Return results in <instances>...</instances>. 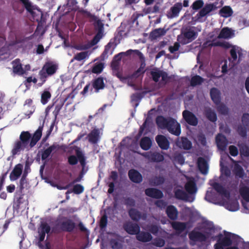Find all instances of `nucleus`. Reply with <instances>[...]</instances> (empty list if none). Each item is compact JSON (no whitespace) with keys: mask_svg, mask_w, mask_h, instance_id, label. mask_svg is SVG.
Returning <instances> with one entry per match:
<instances>
[{"mask_svg":"<svg viewBox=\"0 0 249 249\" xmlns=\"http://www.w3.org/2000/svg\"><path fill=\"white\" fill-rule=\"evenodd\" d=\"M227 209L231 211H236L239 209L238 202L237 201H234L227 204Z\"/></svg>","mask_w":249,"mask_h":249,"instance_id":"052dcab7","label":"nucleus"},{"mask_svg":"<svg viewBox=\"0 0 249 249\" xmlns=\"http://www.w3.org/2000/svg\"><path fill=\"white\" fill-rule=\"evenodd\" d=\"M92 86L95 89V92H98L100 90L103 89L105 87L104 79L102 77H98L93 80Z\"/></svg>","mask_w":249,"mask_h":249,"instance_id":"4be33fe9","label":"nucleus"},{"mask_svg":"<svg viewBox=\"0 0 249 249\" xmlns=\"http://www.w3.org/2000/svg\"><path fill=\"white\" fill-rule=\"evenodd\" d=\"M219 13L223 17L227 18L231 16L233 12L230 6H225L220 9Z\"/></svg>","mask_w":249,"mask_h":249,"instance_id":"a19ab883","label":"nucleus"},{"mask_svg":"<svg viewBox=\"0 0 249 249\" xmlns=\"http://www.w3.org/2000/svg\"><path fill=\"white\" fill-rule=\"evenodd\" d=\"M167 126L166 129L171 134L178 136L181 133L180 124L174 118L169 117Z\"/></svg>","mask_w":249,"mask_h":249,"instance_id":"0eeeda50","label":"nucleus"},{"mask_svg":"<svg viewBox=\"0 0 249 249\" xmlns=\"http://www.w3.org/2000/svg\"><path fill=\"white\" fill-rule=\"evenodd\" d=\"M24 4L26 9L29 12L33 17H35L34 12L32 9V5L28 0H19Z\"/></svg>","mask_w":249,"mask_h":249,"instance_id":"e2e57ef3","label":"nucleus"},{"mask_svg":"<svg viewBox=\"0 0 249 249\" xmlns=\"http://www.w3.org/2000/svg\"><path fill=\"white\" fill-rule=\"evenodd\" d=\"M110 245L112 249H123L122 244L118 239H111L110 241Z\"/></svg>","mask_w":249,"mask_h":249,"instance_id":"3c124183","label":"nucleus"},{"mask_svg":"<svg viewBox=\"0 0 249 249\" xmlns=\"http://www.w3.org/2000/svg\"><path fill=\"white\" fill-rule=\"evenodd\" d=\"M213 189L219 194L225 196V197H229L230 194L227 190L220 183L214 182L212 185Z\"/></svg>","mask_w":249,"mask_h":249,"instance_id":"72a5a7b5","label":"nucleus"},{"mask_svg":"<svg viewBox=\"0 0 249 249\" xmlns=\"http://www.w3.org/2000/svg\"><path fill=\"white\" fill-rule=\"evenodd\" d=\"M133 53H134L135 54L138 55L139 56L140 60L141 61L140 67L139 69L142 71H145L144 70V69L145 67V60H144V57L143 54L140 51H139L138 50H133Z\"/></svg>","mask_w":249,"mask_h":249,"instance_id":"09e8293b","label":"nucleus"},{"mask_svg":"<svg viewBox=\"0 0 249 249\" xmlns=\"http://www.w3.org/2000/svg\"><path fill=\"white\" fill-rule=\"evenodd\" d=\"M197 163L200 172L203 174H206L208 171V165L206 160L204 158L199 157Z\"/></svg>","mask_w":249,"mask_h":249,"instance_id":"a878e982","label":"nucleus"},{"mask_svg":"<svg viewBox=\"0 0 249 249\" xmlns=\"http://www.w3.org/2000/svg\"><path fill=\"white\" fill-rule=\"evenodd\" d=\"M182 8V4L180 2L176 3L171 7L170 12L168 13V17L170 18L178 17L179 12Z\"/></svg>","mask_w":249,"mask_h":249,"instance_id":"6ab92c4d","label":"nucleus"},{"mask_svg":"<svg viewBox=\"0 0 249 249\" xmlns=\"http://www.w3.org/2000/svg\"><path fill=\"white\" fill-rule=\"evenodd\" d=\"M166 31L163 28H158L155 29L151 33V36L156 38L161 36H164L166 34Z\"/></svg>","mask_w":249,"mask_h":249,"instance_id":"a18cd8bd","label":"nucleus"},{"mask_svg":"<svg viewBox=\"0 0 249 249\" xmlns=\"http://www.w3.org/2000/svg\"><path fill=\"white\" fill-rule=\"evenodd\" d=\"M174 195L176 198L178 200L187 201L188 198L187 194L183 190L177 189L174 191Z\"/></svg>","mask_w":249,"mask_h":249,"instance_id":"4c0bfd02","label":"nucleus"},{"mask_svg":"<svg viewBox=\"0 0 249 249\" xmlns=\"http://www.w3.org/2000/svg\"><path fill=\"white\" fill-rule=\"evenodd\" d=\"M57 69L56 65L50 62L46 63L39 71L40 79L42 82L41 84H38L39 86H41L45 82L47 77L54 74Z\"/></svg>","mask_w":249,"mask_h":249,"instance_id":"423d86ee","label":"nucleus"},{"mask_svg":"<svg viewBox=\"0 0 249 249\" xmlns=\"http://www.w3.org/2000/svg\"><path fill=\"white\" fill-rule=\"evenodd\" d=\"M81 88V86L78 85L77 86V87L74 89H73L72 91L69 93L67 96V97L65 98V100H64V102L66 101L67 100H68L69 99L71 98V100H72L75 96L77 94V90H79L80 88Z\"/></svg>","mask_w":249,"mask_h":249,"instance_id":"bf43d9fd","label":"nucleus"},{"mask_svg":"<svg viewBox=\"0 0 249 249\" xmlns=\"http://www.w3.org/2000/svg\"><path fill=\"white\" fill-rule=\"evenodd\" d=\"M88 56L87 52H82L77 53L74 56V59L77 61H81Z\"/></svg>","mask_w":249,"mask_h":249,"instance_id":"338daca9","label":"nucleus"},{"mask_svg":"<svg viewBox=\"0 0 249 249\" xmlns=\"http://www.w3.org/2000/svg\"><path fill=\"white\" fill-rule=\"evenodd\" d=\"M50 231L51 227L46 221L40 222V226L38 228L39 235L38 245L40 248H42L43 247L41 242L44 241L46 233H49Z\"/></svg>","mask_w":249,"mask_h":249,"instance_id":"6e6552de","label":"nucleus"},{"mask_svg":"<svg viewBox=\"0 0 249 249\" xmlns=\"http://www.w3.org/2000/svg\"><path fill=\"white\" fill-rule=\"evenodd\" d=\"M233 173L236 177H239V178H243L245 175V172L243 168L239 164L235 165L233 169Z\"/></svg>","mask_w":249,"mask_h":249,"instance_id":"de8ad7c7","label":"nucleus"},{"mask_svg":"<svg viewBox=\"0 0 249 249\" xmlns=\"http://www.w3.org/2000/svg\"><path fill=\"white\" fill-rule=\"evenodd\" d=\"M142 155L151 162H160L164 160L163 156L156 152H146L142 154Z\"/></svg>","mask_w":249,"mask_h":249,"instance_id":"1a4fd4ad","label":"nucleus"},{"mask_svg":"<svg viewBox=\"0 0 249 249\" xmlns=\"http://www.w3.org/2000/svg\"><path fill=\"white\" fill-rule=\"evenodd\" d=\"M166 213L169 219L172 220H176L178 216V211L176 207L173 205L167 207Z\"/></svg>","mask_w":249,"mask_h":249,"instance_id":"393cba45","label":"nucleus"},{"mask_svg":"<svg viewBox=\"0 0 249 249\" xmlns=\"http://www.w3.org/2000/svg\"><path fill=\"white\" fill-rule=\"evenodd\" d=\"M239 192L242 198L246 202H249V187L240 184Z\"/></svg>","mask_w":249,"mask_h":249,"instance_id":"473e14b6","label":"nucleus"},{"mask_svg":"<svg viewBox=\"0 0 249 249\" xmlns=\"http://www.w3.org/2000/svg\"><path fill=\"white\" fill-rule=\"evenodd\" d=\"M210 94L213 103L217 105L219 104L221 101L220 91L217 88H213L210 90Z\"/></svg>","mask_w":249,"mask_h":249,"instance_id":"cd10ccee","label":"nucleus"},{"mask_svg":"<svg viewBox=\"0 0 249 249\" xmlns=\"http://www.w3.org/2000/svg\"><path fill=\"white\" fill-rule=\"evenodd\" d=\"M231 29H230L228 27H225L223 28L219 34L218 36V38H228L231 37Z\"/></svg>","mask_w":249,"mask_h":249,"instance_id":"79ce46f5","label":"nucleus"},{"mask_svg":"<svg viewBox=\"0 0 249 249\" xmlns=\"http://www.w3.org/2000/svg\"><path fill=\"white\" fill-rule=\"evenodd\" d=\"M133 50L130 49L125 52H121L114 56L113 60L120 63L123 56L130 55L133 53Z\"/></svg>","mask_w":249,"mask_h":249,"instance_id":"c03bdc74","label":"nucleus"},{"mask_svg":"<svg viewBox=\"0 0 249 249\" xmlns=\"http://www.w3.org/2000/svg\"><path fill=\"white\" fill-rule=\"evenodd\" d=\"M43 130V126H39L35 132L32 137L29 131H22L19 136V140L23 144H25L30 148L35 146L39 141Z\"/></svg>","mask_w":249,"mask_h":249,"instance_id":"f257e3e1","label":"nucleus"},{"mask_svg":"<svg viewBox=\"0 0 249 249\" xmlns=\"http://www.w3.org/2000/svg\"><path fill=\"white\" fill-rule=\"evenodd\" d=\"M155 140L158 146L162 150H167L169 148L170 142L167 138L162 135H158Z\"/></svg>","mask_w":249,"mask_h":249,"instance_id":"2eb2a0df","label":"nucleus"},{"mask_svg":"<svg viewBox=\"0 0 249 249\" xmlns=\"http://www.w3.org/2000/svg\"><path fill=\"white\" fill-rule=\"evenodd\" d=\"M128 214L131 219L136 222L139 221L140 219L144 220L146 218V214L142 213L135 208H131L129 210Z\"/></svg>","mask_w":249,"mask_h":249,"instance_id":"ddd939ff","label":"nucleus"},{"mask_svg":"<svg viewBox=\"0 0 249 249\" xmlns=\"http://www.w3.org/2000/svg\"><path fill=\"white\" fill-rule=\"evenodd\" d=\"M104 69V64L102 63H96L92 68L91 71L93 73H100Z\"/></svg>","mask_w":249,"mask_h":249,"instance_id":"5fc2aeb1","label":"nucleus"},{"mask_svg":"<svg viewBox=\"0 0 249 249\" xmlns=\"http://www.w3.org/2000/svg\"><path fill=\"white\" fill-rule=\"evenodd\" d=\"M78 161H79V158L76 154V155H70L68 157V163L70 165H75L77 164Z\"/></svg>","mask_w":249,"mask_h":249,"instance_id":"13d9d810","label":"nucleus"},{"mask_svg":"<svg viewBox=\"0 0 249 249\" xmlns=\"http://www.w3.org/2000/svg\"><path fill=\"white\" fill-rule=\"evenodd\" d=\"M172 227L176 231L177 234H179L183 232L187 228V223L178 221L173 222Z\"/></svg>","mask_w":249,"mask_h":249,"instance_id":"bb28decb","label":"nucleus"},{"mask_svg":"<svg viewBox=\"0 0 249 249\" xmlns=\"http://www.w3.org/2000/svg\"><path fill=\"white\" fill-rule=\"evenodd\" d=\"M89 142L92 144H96L100 139V131L97 128L93 129L88 135Z\"/></svg>","mask_w":249,"mask_h":249,"instance_id":"5701e85b","label":"nucleus"},{"mask_svg":"<svg viewBox=\"0 0 249 249\" xmlns=\"http://www.w3.org/2000/svg\"><path fill=\"white\" fill-rule=\"evenodd\" d=\"M107 224V216L106 213H104L101 217L99 221V227L101 230H104Z\"/></svg>","mask_w":249,"mask_h":249,"instance_id":"6e6d98bb","label":"nucleus"},{"mask_svg":"<svg viewBox=\"0 0 249 249\" xmlns=\"http://www.w3.org/2000/svg\"><path fill=\"white\" fill-rule=\"evenodd\" d=\"M182 116L185 121L190 125L196 126L198 124V119L192 112L185 110L182 112Z\"/></svg>","mask_w":249,"mask_h":249,"instance_id":"9b49d317","label":"nucleus"},{"mask_svg":"<svg viewBox=\"0 0 249 249\" xmlns=\"http://www.w3.org/2000/svg\"><path fill=\"white\" fill-rule=\"evenodd\" d=\"M95 27L97 29V33L103 35L104 30V24L100 19H98L95 24Z\"/></svg>","mask_w":249,"mask_h":249,"instance_id":"69168bd1","label":"nucleus"},{"mask_svg":"<svg viewBox=\"0 0 249 249\" xmlns=\"http://www.w3.org/2000/svg\"><path fill=\"white\" fill-rule=\"evenodd\" d=\"M128 175L129 179L134 183H139L142 180V175L136 170H130L128 171Z\"/></svg>","mask_w":249,"mask_h":249,"instance_id":"aec40b11","label":"nucleus"},{"mask_svg":"<svg viewBox=\"0 0 249 249\" xmlns=\"http://www.w3.org/2000/svg\"><path fill=\"white\" fill-rule=\"evenodd\" d=\"M143 93H135L131 95V102L132 103L136 102L135 107L139 105L140 100L143 97Z\"/></svg>","mask_w":249,"mask_h":249,"instance_id":"8fccbe9b","label":"nucleus"},{"mask_svg":"<svg viewBox=\"0 0 249 249\" xmlns=\"http://www.w3.org/2000/svg\"><path fill=\"white\" fill-rule=\"evenodd\" d=\"M194 29L195 27L186 28L181 31V35L178 36V41L182 45H186L192 42L197 36V33Z\"/></svg>","mask_w":249,"mask_h":249,"instance_id":"20e7f679","label":"nucleus"},{"mask_svg":"<svg viewBox=\"0 0 249 249\" xmlns=\"http://www.w3.org/2000/svg\"><path fill=\"white\" fill-rule=\"evenodd\" d=\"M124 230L129 234L137 235L140 231V227L137 223L128 222L124 225Z\"/></svg>","mask_w":249,"mask_h":249,"instance_id":"4468645a","label":"nucleus"},{"mask_svg":"<svg viewBox=\"0 0 249 249\" xmlns=\"http://www.w3.org/2000/svg\"><path fill=\"white\" fill-rule=\"evenodd\" d=\"M51 98V94L50 91L47 90L44 91L41 96V103L43 105L46 104Z\"/></svg>","mask_w":249,"mask_h":249,"instance_id":"603ef678","label":"nucleus"},{"mask_svg":"<svg viewBox=\"0 0 249 249\" xmlns=\"http://www.w3.org/2000/svg\"><path fill=\"white\" fill-rule=\"evenodd\" d=\"M205 230L208 231H205L203 233L196 231V228H195L188 234L190 241L193 242L194 243L206 242L211 236V231H214L215 228L213 224H210L208 225L207 228H205Z\"/></svg>","mask_w":249,"mask_h":249,"instance_id":"f03ea898","label":"nucleus"},{"mask_svg":"<svg viewBox=\"0 0 249 249\" xmlns=\"http://www.w3.org/2000/svg\"><path fill=\"white\" fill-rule=\"evenodd\" d=\"M225 236L221 233L216 235L215 238H217V243L214 245V249H224L225 247H228L232 244L231 238L239 237V236L231 232L224 231Z\"/></svg>","mask_w":249,"mask_h":249,"instance_id":"7ed1b4c3","label":"nucleus"},{"mask_svg":"<svg viewBox=\"0 0 249 249\" xmlns=\"http://www.w3.org/2000/svg\"><path fill=\"white\" fill-rule=\"evenodd\" d=\"M169 117L165 118L163 116H158L156 119V123L158 127L166 129L168 124Z\"/></svg>","mask_w":249,"mask_h":249,"instance_id":"2f4dec72","label":"nucleus"},{"mask_svg":"<svg viewBox=\"0 0 249 249\" xmlns=\"http://www.w3.org/2000/svg\"><path fill=\"white\" fill-rule=\"evenodd\" d=\"M75 228V223L71 219H67L60 224V229L63 231L72 232Z\"/></svg>","mask_w":249,"mask_h":249,"instance_id":"a211bd4d","label":"nucleus"},{"mask_svg":"<svg viewBox=\"0 0 249 249\" xmlns=\"http://www.w3.org/2000/svg\"><path fill=\"white\" fill-rule=\"evenodd\" d=\"M75 154H76L78 158H79V162L82 167V170H81L78 176L75 178L71 183L66 185L63 188L64 189H67L69 187L71 186L72 184L80 182L83 178L84 175L87 171V169H85L86 165V157L83 152L79 149L75 150Z\"/></svg>","mask_w":249,"mask_h":249,"instance_id":"39448f33","label":"nucleus"},{"mask_svg":"<svg viewBox=\"0 0 249 249\" xmlns=\"http://www.w3.org/2000/svg\"><path fill=\"white\" fill-rule=\"evenodd\" d=\"M177 145L180 148L185 150H189L192 147V144L186 137H181L180 141L176 142Z\"/></svg>","mask_w":249,"mask_h":249,"instance_id":"b1692460","label":"nucleus"},{"mask_svg":"<svg viewBox=\"0 0 249 249\" xmlns=\"http://www.w3.org/2000/svg\"><path fill=\"white\" fill-rule=\"evenodd\" d=\"M141 148L144 150H149L152 145V141L150 138L144 137L142 138L140 142Z\"/></svg>","mask_w":249,"mask_h":249,"instance_id":"c9c22d12","label":"nucleus"},{"mask_svg":"<svg viewBox=\"0 0 249 249\" xmlns=\"http://www.w3.org/2000/svg\"><path fill=\"white\" fill-rule=\"evenodd\" d=\"M23 170V165L20 163L16 165L11 172L9 178L11 181L17 180L21 176Z\"/></svg>","mask_w":249,"mask_h":249,"instance_id":"dca6fc26","label":"nucleus"},{"mask_svg":"<svg viewBox=\"0 0 249 249\" xmlns=\"http://www.w3.org/2000/svg\"><path fill=\"white\" fill-rule=\"evenodd\" d=\"M217 9L216 3H207L197 14L198 18H203Z\"/></svg>","mask_w":249,"mask_h":249,"instance_id":"f8f14e48","label":"nucleus"},{"mask_svg":"<svg viewBox=\"0 0 249 249\" xmlns=\"http://www.w3.org/2000/svg\"><path fill=\"white\" fill-rule=\"evenodd\" d=\"M136 239L142 242H148L152 239V236L149 232L140 231L136 235Z\"/></svg>","mask_w":249,"mask_h":249,"instance_id":"c756f323","label":"nucleus"},{"mask_svg":"<svg viewBox=\"0 0 249 249\" xmlns=\"http://www.w3.org/2000/svg\"><path fill=\"white\" fill-rule=\"evenodd\" d=\"M84 191V187L81 184H77L73 186V189L72 190H68L66 194H70L71 193H73L75 194H80L82 193Z\"/></svg>","mask_w":249,"mask_h":249,"instance_id":"49530a36","label":"nucleus"},{"mask_svg":"<svg viewBox=\"0 0 249 249\" xmlns=\"http://www.w3.org/2000/svg\"><path fill=\"white\" fill-rule=\"evenodd\" d=\"M145 194L148 196L156 199H160L163 196L161 191L154 188L146 189L145 190Z\"/></svg>","mask_w":249,"mask_h":249,"instance_id":"f3484780","label":"nucleus"},{"mask_svg":"<svg viewBox=\"0 0 249 249\" xmlns=\"http://www.w3.org/2000/svg\"><path fill=\"white\" fill-rule=\"evenodd\" d=\"M215 142L218 149L222 151L226 149L228 141L226 137L222 134L218 133L215 137Z\"/></svg>","mask_w":249,"mask_h":249,"instance_id":"9d476101","label":"nucleus"},{"mask_svg":"<svg viewBox=\"0 0 249 249\" xmlns=\"http://www.w3.org/2000/svg\"><path fill=\"white\" fill-rule=\"evenodd\" d=\"M185 189L190 194L196 193L197 188L195 181L193 180L188 181L185 185Z\"/></svg>","mask_w":249,"mask_h":249,"instance_id":"f704fd0d","label":"nucleus"},{"mask_svg":"<svg viewBox=\"0 0 249 249\" xmlns=\"http://www.w3.org/2000/svg\"><path fill=\"white\" fill-rule=\"evenodd\" d=\"M204 81V79L199 75H196L191 78L190 81L191 86L195 87L201 85Z\"/></svg>","mask_w":249,"mask_h":249,"instance_id":"37998d69","label":"nucleus"},{"mask_svg":"<svg viewBox=\"0 0 249 249\" xmlns=\"http://www.w3.org/2000/svg\"><path fill=\"white\" fill-rule=\"evenodd\" d=\"M59 145L55 144H53L50 147H48L44 151L42 152L41 153V160H46L50 156L51 153L56 149H59Z\"/></svg>","mask_w":249,"mask_h":249,"instance_id":"7c9ffc66","label":"nucleus"},{"mask_svg":"<svg viewBox=\"0 0 249 249\" xmlns=\"http://www.w3.org/2000/svg\"><path fill=\"white\" fill-rule=\"evenodd\" d=\"M13 72L18 75H23L25 73L19 59H16L12 62Z\"/></svg>","mask_w":249,"mask_h":249,"instance_id":"c85d7f7f","label":"nucleus"},{"mask_svg":"<svg viewBox=\"0 0 249 249\" xmlns=\"http://www.w3.org/2000/svg\"><path fill=\"white\" fill-rule=\"evenodd\" d=\"M28 147L25 144H23L20 141L16 142L11 151L12 156H14L19 154L21 151H23L25 148H28Z\"/></svg>","mask_w":249,"mask_h":249,"instance_id":"412c9836","label":"nucleus"},{"mask_svg":"<svg viewBox=\"0 0 249 249\" xmlns=\"http://www.w3.org/2000/svg\"><path fill=\"white\" fill-rule=\"evenodd\" d=\"M205 115L206 118L212 122H215L217 121V117L215 112L210 108L205 110Z\"/></svg>","mask_w":249,"mask_h":249,"instance_id":"ea45409f","label":"nucleus"},{"mask_svg":"<svg viewBox=\"0 0 249 249\" xmlns=\"http://www.w3.org/2000/svg\"><path fill=\"white\" fill-rule=\"evenodd\" d=\"M204 2L202 0H196L194 1L191 7L193 10H197L203 7Z\"/></svg>","mask_w":249,"mask_h":249,"instance_id":"680f3d73","label":"nucleus"},{"mask_svg":"<svg viewBox=\"0 0 249 249\" xmlns=\"http://www.w3.org/2000/svg\"><path fill=\"white\" fill-rule=\"evenodd\" d=\"M240 154L245 157H249V148L245 144H242L240 146Z\"/></svg>","mask_w":249,"mask_h":249,"instance_id":"4d7b16f0","label":"nucleus"},{"mask_svg":"<svg viewBox=\"0 0 249 249\" xmlns=\"http://www.w3.org/2000/svg\"><path fill=\"white\" fill-rule=\"evenodd\" d=\"M150 74L153 80L155 82H158L161 76V71H151Z\"/></svg>","mask_w":249,"mask_h":249,"instance_id":"774afa93","label":"nucleus"},{"mask_svg":"<svg viewBox=\"0 0 249 249\" xmlns=\"http://www.w3.org/2000/svg\"><path fill=\"white\" fill-rule=\"evenodd\" d=\"M239 48L236 47V46H233L232 47V48L231 49L230 53L231 56V58H229V60L230 61L235 62L236 61L237 59V53H238L239 56L241 54V52L238 50Z\"/></svg>","mask_w":249,"mask_h":249,"instance_id":"58836bf2","label":"nucleus"},{"mask_svg":"<svg viewBox=\"0 0 249 249\" xmlns=\"http://www.w3.org/2000/svg\"><path fill=\"white\" fill-rule=\"evenodd\" d=\"M18 195V196L14 200L13 203V209L17 211L20 209V205L24 202L23 200L24 194L23 192H18V191L16 193Z\"/></svg>","mask_w":249,"mask_h":249,"instance_id":"e433bc0d","label":"nucleus"},{"mask_svg":"<svg viewBox=\"0 0 249 249\" xmlns=\"http://www.w3.org/2000/svg\"><path fill=\"white\" fill-rule=\"evenodd\" d=\"M164 178L162 176H159L152 178L151 182L154 185L158 186L164 183Z\"/></svg>","mask_w":249,"mask_h":249,"instance_id":"864d4df0","label":"nucleus"},{"mask_svg":"<svg viewBox=\"0 0 249 249\" xmlns=\"http://www.w3.org/2000/svg\"><path fill=\"white\" fill-rule=\"evenodd\" d=\"M237 131L239 135L242 137H246L247 136V129L245 126L239 125L237 127Z\"/></svg>","mask_w":249,"mask_h":249,"instance_id":"0e129e2a","label":"nucleus"}]
</instances>
